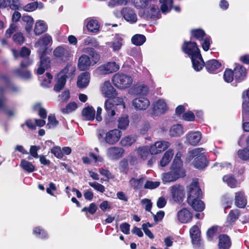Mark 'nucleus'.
I'll return each mask as SVG.
<instances>
[{
    "label": "nucleus",
    "instance_id": "c756f323",
    "mask_svg": "<svg viewBox=\"0 0 249 249\" xmlns=\"http://www.w3.org/2000/svg\"><path fill=\"white\" fill-rule=\"evenodd\" d=\"M174 152L172 149H170L167 150L160 160V165L162 167L166 166L171 161Z\"/></svg>",
    "mask_w": 249,
    "mask_h": 249
},
{
    "label": "nucleus",
    "instance_id": "69168bd1",
    "mask_svg": "<svg viewBox=\"0 0 249 249\" xmlns=\"http://www.w3.org/2000/svg\"><path fill=\"white\" fill-rule=\"evenodd\" d=\"M18 29V27L16 23H12L9 28L6 30L5 33V36L6 37L10 38L11 36V35L14 32H16Z\"/></svg>",
    "mask_w": 249,
    "mask_h": 249
},
{
    "label": "nucleus",
    "instance_id": "58836bf2",
    "mask_svg": "<svg viewBox=\"0 0 249 249\" xmlns=\"http://www.w3.org/2000/svg\"><path fill=\"white\" fill-rule=\"evenodd\" d=\"M122 39L121 37H116L112 42H108L107 45L112 48L114 51H117L122 46Z\"/></svg>",
    "mask_w": 249,
    "mask_h": 249
},
{
    "label": "nucleus",
    "instance_id": "774afa93",
    "mask_svg": "<svg viewBox=\"0 0 249 249\" xmlns=\"http://www.w3.org/2000/svg\"><path fill=\"white\" fill-rule=\"evenodd\" d=\"M203 39V42L202 43V47L205 51H207L209 49L211 37L209 36H206Z\"/></svg>",
    "mask_w": 249,
    "mask_h": 249
},
{
    "label": "nucleus",
    "instance_id": "3c124183",
    "mask_svg": "<svg viewBox=\"0 0 249 249\" xmlns=\"http://www.w3.org/2000/svg\"><path fill=\"white\" fill-rule=\"evenodd\" d=\"M233 71L231 69H226L224 73V79L228 83H231L234 79Z\"/></svg>",
    "mask_w": 249,
    "mask_h": 249
},
{
    "label": "nucleus",
    "instance_id": "393cba45",
    "mask_svg": "<svg viewBox=\"0 0 249 249\" xmlns=\"http://www.w3.org/2000/svg\"><path fill=\"white\" fill-rule=\"evenodd\" d=\"M231 246L230 237L226 234H221L219 236V249H229Z\"/></svg>",
    "mask_w": 249,
    "mask_h": 249
},
{
    "label": "nucleus",
    "instance_id": "5fc2aeb1",
    "mask_svg": "<svg viewBox=\"0 0 249 249\" xmlns=\"http://www.w3.org/2000/svg\"><path fill=\"white\" fill-rule=\"evenodd\" d=\"M155 143L160 153L166 149L170 146L169 142L166 141L157 142Z\"/></svg>",
    "mask_w": 249,
    "mask_h": 249
},
{
    "label": "nucleus",
    "instance_id": "dca6fc26",
    "mask_svg": "<svg viewBox=\"0 0 249 249\" xmlns=\"http://www.w3.org/2000/svg\"><path fill=\"white\" fill-rule=\"evenodd\" d=\"M52 41V37L48 34L42 36L35 45L36 47H39L38 51H42L45 49V52L47 50V46Z\"/></svg>",
    "mask_w": 249,
    "mask_h": 249
},
{
    "label": "nucleus",
    "instance_id": "4468645a",
    "mask_svg": "<svg viewBox=\"0 0 249 249\" xmlns=\"http://www.w3.org/2000/svg\"><path fill=\"white\" fill-rule=\"evenodd\" d=\"M132 105L137 109L145 110L149 106L150 102L147 98L141 97L134 99Z\"/></svg>",
    "mask_w": 249,
    "mask_h": 249
},
{
    "label": "nucleus",
    "instance_id": "680f3d73",
    "mask_svg": "<svg viewBox=\"0 0 249 249\" xmlns=\"http://www.w3.org/2000/svg\"><path fill=\"white\" fill-rule=\"evenodd\" d=\"M77 108V105L75 103H69L65 108L61 109V111L64 113H68L75 110Z\"/></svg>",
    "mask_w": 249,
    "mask_h": 249
},
{
    "label": "nucleus",
    "instance_id": "8fccbe9b",
    "mask_svg": "<svg viewBox=\"0 0 249 249\" xmlns=\"http://www.w3.org/2000/svg\"><path fill=\"white\" fill-rule=\"evenodd\" d=\"M149 153V147L147 146L140 147L138 149L139 156L143 160H145L147 158Z\"/></svg>",
    "mask_w": 249,
    "mask_h": 249
},
{
    "label": "nucleus",
    "instance_id": "79ce46f5",
    "mask_svg": "<svg viewBox=\"0 0 249 249\" xmlns=\"http://www.w3.org/2000/svg\"><path fill=\"white\" fill-rule=\"evenodd\" d=\"M223 180L231 188H235L237 186V180L231 175L224 176Z\"/></svg>",
    "mask_w": 249,
    "mask_h": 249
},
{
    "label": "nucleus",
    "instance_id": "052dcab7",
    "mask_svg": "<svg viewBox=\"0 0 249 249\" xmlns=\"http://www.w3.org/2000/svg\"><path fill=\"white\" fill-rule=\"evenodd\" d=\"M34 233L39 238H45L47 237V234L45 231L40 229L39 227H36L33 230Z\"/></svg>",
    "mask_w": 249,
    "mask_h": 249
},
{
    "label": "nucleus",
    "instance_id": "49530a36",
    "mask_svg": "<svg viewBox=\"0 0 249 249\" xmlns=\"http://www.w3.org/2000/svg\"><path fill=\"white\" fill-rule=\"evenodd\" d=\"M118 128L121 129H125L128 126L129 120L127 116L124 115L119 118L118 120Z\"/></svg>",
    "mask_w": 249,
    "mask_h": 249
},
{
    "label": "nucleus",
    "instance_id": "aec40b11",
    "mask_svg": "<svg viewBox=\"0 0 249 249\" xmlns=\"http://www.w3.org/2000/svg\"><path fill=\"white\" fill-rule=\"evenodd\" d=\"M177 216L178 220L183 223L190 222L192 218V214L186 208H183L179 211Z\"/></svg>",
    "mask_w": 249,
    "mask_h": 249
},
{
    "label": "nucleus",
    "instance_id": "a18cd8bd",
    "mask_svg": "<svg viewBox=\"0 0 249 249\" xmlns=\"http://www.w3.org/2000/svg\"><path fill=\"white\" fill-rule=\"evenodd\" d=\"M87 27L88 30L92 32H96L99 30L100 25L97 20L91 19L88 22Z\"/></svg>",
    "mask_w": 249,
    "mask_h": 249
},
{
    "label": "nucleus",
    "instance_id": "864d4df0",
    "mask_svg": "<svg viewBox=\"0 0 249 249\" xmlns=\"http://www.w3.org/2000/svg\"><path fill=\"white\" fill-rule=\"evenodd\" d=\"M7 6H9L12 10H17L21 7V4L19 0H6Z\"/></svg>",
    "mask_w": 249,
    "mask_h": 249
},
{
    "label": "nucleus",
    "instance_id": "bb28decb",
    "mask_svg": "<svg viewBox=\"0 0 249 249\" xmlns=\"http://www.w3.org/2000/svg\"><path fill=\"white\" fill-rule=\"evenodd\" d=\"M205 66L207 71L212 73L220 67L221 64L217 60L212 59L207 61Z\"/></svg>",
    "mask_w": 249,
    "mask_h": 249
},
{
    "label": "nucleus",
    "instance_id": "338daca9",
    "mask_svg": "<svg viewBox=\"0 0 249 249\" xmlns=\"http://www.w3.org/2000/svg\"><path fill=\"white\" fill-rule=\"evenodd\" d=\"M52 78L53 77L51 74L49 72H47L46 73V77L43 80L41 83V86L44 87H49Z\"/></svg>",
    "mask_w": 249,
    "mask_h": 249
},
{
    "label": "nucleus",
    "instance_id": "4be33fe9",
    "mask_svg": "<svg viewBox=\"0 0 249 249\" xmlns=\"http://www.w3.org/2000/svg\"><path fill=\"white\" fill-rule=\"evenodd\" d=\"M234 77L236 81L240 82L244 79L246 76V69L242 66L237 65L233 70Z\"/></svg>",
    "mask_w": 249,
    "mask_h": 249
},
{
    "label": "nucleus",
    "instance_id": "2f4dec72",
    "mask_svg": "<svg viewBox=\"0 0 249 249\" xmlns=\"http://www.w3.org/2000/svg\"><path fill=\"white\" fill-rule=\"evenodd\" d=\"M47 30V26L44 21L39 20L36 22L34 29L35 34L36 35H39L46 32Z\"/></svg>",
    "mask_w": 249,
    "mask_h": 249
},
{
    "label": "nucleus",
    "instance_id": "f704fd0d",
    "mask_svg": "<svg viewBox=\"0 0 249 249\" xmlns=\"http://www.w3.org/2000/svg\"><path fill=\"white\" fill-rule=\"evenodd\" d=\"M203 151L204 149L203 148L199 147L189 151L187 157V160L190 161L196 157H198L201 154H204V153L202 152Z\"/></svg>",
    "mask_w": 249,
    "mask_h": 249
},
{
    "label": "nucleus",
    "instance_id": "bf43d9fd",
    "mask_svg": "<svg viewBox=\"0 0 249 249\" xmlns=\"http://www.w3.org/2000/svg\"><path fill=\"white\" fill-rule=\"evenodd\" d=\"M160 181H147L144 184V188L148 189H154L160 185Z\"/></svg>",
    "mask_w": 249,
    "mask_h": 249
},
{
    "label": "nucleus",
    "instance_id": "9b49d317",
    "mask_svg": "<svg viewBox=\"0 0 249 249\" xmlns=\"http://www.w3.org/2000/svg\"><path fill=\"white\" fill-rule=\"evenodd\" d=\"M121 14L124 19L130 23H134L137 21V16L134 9L125 7L122 9Z\"/></svg>",
    "mask_w": 249,
    "mask_h": 249
},
{
    "label": "nucleus",
    "instance_id": "4c0bfd02",
    "mask_svg": "<svg viewBox=\"0 0 249 249\" xmlns=\"http://www.w3.org/2000/svg\"><path fill=\"white\" fill-rule=\"evenodd\" d=\"M66 80L64 76L61 77L57 75L56 83L54 86L53 89L55 91H60L64 87L66 84Z\"/></svg>",
    "mask_w": 249,
    "mask_h": 249
},
{
    "label": "nucleus",
    "instance_id": "09e8293b",
    "mask_svg": "<svg viewBox=\"0 0 249 249\" xmlns=\"http://www.w3.org/2000/svg\"><path fill=\"white\" fill-rule=\"evenodd\" d=\"M136 141V136H129L123 138L121 141V143L124 146H128L134 143Z\"/></svg>",
    "mask_w": 249,
    "mask_h": 249
},
{
    "label": "nucleus",
    "instance_id": "f03ea898",
    "mask_svg": "<svg viewBox=\"0 0 249 249\" xmlns=\"http://www.w3.org/2000/svg\"><path fill=\"white\" fill-rule=\"evenodd\" d=\"M123 98L118 97H111L107 100L105 103V122L108 124L115 120L114 116L116 115V106L123 104Z\"/></svg>",
    "mask_w": 249,
    "mask_h": 249
},
{
    "label": "nucleus",
    "instance_id": "9d476101",
    "mask_svg": "<svg viewBox=\"0 0 249 249\" xmlns=\"http://www.w3.org/2000/svg\"><path fill=\"white\" fill-rule=\"evenodd\" d=\"M182 49L184 52L188 54L193 59L196 57L195 55L200 53L199 49L198 48L196 43L195 42H184L182 45Z\"/></svg>",
    "mask_w": 249,
    "mask_h": 249
},
{
    "label": "nucleus",
    "instance_id": "f8f14e48",
    "mask_svg": "<svg viewBox=\"0 0 249 249\" xmlns=\"http://www.w3.org/2000/svg\"><path fill=\"white\" fill-rule=\"evenodd\" d=\"M153 115L158 116L164 113L167 110V105L164 100L159 99L152 105Z\"/></svg>",
    "mask_w": 249,
    "mask_h": 249
},
{
    "label": "nucleus",
    "instance_id": "6e6552de",
    "mask_svg": "<svg viewBox=\"0 0 249 249\" xmlns=\"http://www.w3.org/2000/svg\"><path fill=\"white\" fill-rule=\"evenodd\" d=\"M119 65L115 62H110L99 67L96 71L100 75H105L117 71L119 70Z\"/></svg>",
    "mask_w": 249,
    "mask_h": 249
},
{
    "label": "nucleus",
    "instance_id": "473e14b6",
    "mask_svg": "<svg viewBox=\"0 0 249 249\" xmlns=\"http://www.w3.org/2000/svg\"><path fill=\"white\" fill-rule=\"evenodd\" d=\"M144 180V178H141L139 179L132 178L129 180V183L130 186L134 189L138 190L142 188Z\"/></svg>",
    "mask_w": 249,
    "mask_h": 249
},
{
    "label": "nucleus",
    "instance_id": "a19ab883",
    "mask_svg": "<svg viewBox=\"0 0 249 249\" xmlns=\"http://www.w3.org/2000/svg\"><path fill=\"white\" fill-rule=\"evenodd\" d=\"M20 165L24 170L29 173L33 172L35 170V167L33 164L25 160H21Z\"/></svg>",
    "mask_w": 249,
    "mask_h": 249
},
{
    "label": "nucleus",
    "instance_id": "39448f33",
    "mask_svg": "<svg viewBox=\"0 0 249 249\" xmlns=\"http://www.w3.org/2000/svg\"><path fill=\"white\" fill-rule=\"evenodd\" d=\"M202 191L198 185V183L195 180L187 187V202L193 205L195 199L201 198Z\"/></svg>",
    "mask_w": 249,
    "mask_h": 249
},
{
    "label": "nucleus",
    "instance_id": "13d9d810",
    "mask_svg": "<svg viewBox=\"0 0 249 249\" xmlns=\"http://www.w3.org/2000/svg\"><path fill=\"white\" fill-rule=\"evenodd\" d=\"M48 120L47 126L49 128L55 127L58 124V121L56 120L55 116L53 115L48 116Z\"/></svg>",
    "mask_w": 249,
    "mask_h": 249
},
{
    "label": "nucleus",
    "instance_id": "412c9836",
    "mask_svg": "<svg viewBox=\"0 0 249 249\" xmlns=\"http://www.w3.org/2000/svg\"><path fill=\"white\" fill-rule=\"evenodd\" d=\"M124 149L120 147H112L107 149V155L111 159H117L122 156Z\"/></svg>",
    "mask_w": 249,
    "mask_h": 249
},
{
    "label": "nucleus",
    "instance_id": "c03bdc74",
    "mask_svg": "<svg viewBox=\"0 0 249 249\" xmlns=\"http://www.w3.org/2000/svg\"><path fill=\"white\" fill-rule=\"evenodd\" d=\"M14 72L16 75L21 78L28 79L31 77V74L28 71H23L21 69H15Z\"/></svg>",
    "mask_w": 249,
    "mask_h": 249
},
{
    "label": "nucleus",
    "instance_id": "ddd939ff",
    "mask_svg": "<svg viewBox=\"0 0 249 249\" xmlns=\"http://www.w3.org/2000/svg\"><path fill=\"white\" fill-rule=\"evenodd\" d=\"M171 194L173 200L176 202L182 201L184 196V188L179 185H175L171 188Z\"/></svg>",
    "mask_w": 249,
    "mask_h": 249
},
{
    "label": "nucleus",
    "instance_id": "7ed1b4c3",
    "mask_svg": "<svg viewBox=\"0 0 249 249\" xmlns=\"http://www.w3.org/2000/svg\"><path fill=\"white\" fill-rule=\"evenodd\" d=\"M122 132L115 129L105 133L103 130H99L97 133V137L100 142H106L109 144L116 143L120 139Z\"/></svg>",
    "mask_w": 249,
    "mask_h": 249
},
{
    "label": "nucleus",
    "instance_id": "c85d7f7f",
    "mask_svg": "<svg viewBox=\"0 0 249 249\" xmlns=\"http://www.w3.org/2000/svg\"><path fill=\"white\" fill-rule=\"evenodd\" d=\"M95 111L93 107H88L82 110V115L88 121H93L95 118Z\"/></svg>",
    "mask_w": 249,
    "mask_h": 249
},
{
    "label": "nucleus",
    "instance_id": "2eb2a0df",
    "mask_svg": "<svg viewBox=\"0 0 249 249\" xmlns=\"http://www.w3.org/2000/svg\"><path fill=\"white\" fill-rule=\"evenodd\" d=\"M53 53L55 57L58 58L64 61H67L70 56L69 50L61 46L57 47L54 50Z\"/></svg>",
    "mask_w": 249,
    "mask_h": 249
},
{
    "label": "nucleus",
    "instance_id": "e433bc0d",
    "mask_svg": "<svg viewBox=\"0 0 249 249\" xmlns=\"http://www.w3.org/2000/svg\"><path fill=\"white\" fill-rule=\"evenodd\" d=\"M146 41V37L140 34H136L133 36L131 38L132 43L136 46L142 45Z\"/></svg>",
    "mask_w": 249,
    "mask_h": 249
},
{
    "label": "nucleus",
    "instance_id": "a211bd4d",
    "mask_svg": "<svg viewBox=\"0 0 249 249\" xmlns=\"http://www.w3.org/2000/svg\"><path fill=\"white\" fill-rule=\"evenodd\" d=\"M247 198L242 191H239L235 194L234 204L238 208H243L247 205Z\"/></svg>",
    "mask_w": 249,
    "mask_h": 249
},
{
    "label": "nucleus",
    "instance_id": "c9c22d12",
    "mask_svg": "<svg viewBox=\"0 0 249 249\" xmlns=\"http://www.w3.org/2000/svg\"><path fill=\"white\" fill-rule=\"evenodd\" d=\"M201 198H198L195 199L193 203V205L191 204H189L192 208L196 211L202 212L205 208V204L204 202L201 200Z\"/></svg>",
    "mask_w": 249,
    "mask_h": 249
},
{
    "label": "nucleus",
    "instance_id": "0e129e2a",
    "mask_svg": "<svg viewBox=\"0 0 249 249\" xmlns=\"http://www.w3.org/2000/svg\"><path fill=\"white\" fill-rule=\"evenodd\" d=\"M89 184L92 187H93L94 189L96 190L97 191L101 192L104 193L105 191V187L96 182H89Z\"/></svg>",
    "mask_w": 249,
    "mask_h": 249
},
{
    "label": "nucleus",
    "instance_id": "0eeeda50",
    "mask_svg": "<svg viewBox=\"0 0 249 249\" xmlns=\"http://www.w3.org/2000/svg\"><path fill=\"white\" fill-rule=\"evenodd\" d=\"M37 52L40 59V63L37 70V73L38 74H42L44 73L45 70L50 67V59L49 57L45 56L46 53L45 49L42 51H38Z\"/></svg>",
    "mask_w": 249,
    "mask_h": 249
},
{
    "label": "nucleus",
    "instance_id": "cd10ccee",
    "mask_svg": "<svg viewBox=\"0 0 249 249\" xmlns=\"http://www.w3.org/2000/svg\"><path fill=\"white\" fill-rule=\"evenodd\" d=\"M90 65L89 57L86 55H82L79 59L78 68L81 71L86 70Z\"/></svg>",
    "mask_w": 249,
    "mask_h": 249
},
{
    "label": "nucleus",
    "instance_id": "ea45409f",
    "mask_svg": "<svg viewBox=\"0 0 249 249\" xmlns=\"http://www.w3.org/2000/svg\"><path fill=\"white\" fill-rule=\"evenodd\" d=\"M161 3V10L162 13L168 12L171 9L173 0H160Z\"/></svg>",
    "mask_w": 249,
    "mask_h": 249
},
{
    "label": "nucleus",
    "instance_id": "603ef678",
    "mask_svg": "<svg viewBox=\"0 0 249 249\" xmlns=\"http://www.w3.org/2000/svg\"><path fill=\"white\" fill-rule=\"evenodd\" d=\"M238 157L242 160H247L249 159V148L247 146L246 148L239 150L237 152Z\"/></svg>",
    "mask_w": 249,
    "mask_h": 249
},
{
    "label": "nucleus",
    "instance_id": "72a5a7b5",
    "mask_svg": "<svg viewBox=\"0 0 249 249\" xmlns=\"http://www.w3.org/2000/svg\"><path fill=\"white\" fill-rule=\"evenodd\" d=\"M74 71L73 68L71 65H67L64 69H63L58 74V76L61 77V76H64L65 79L71 77L73 74Z\"/></svg>",
    "mask_w": 249,
    "mask_h": 249
},
{
    "label": "nucleus",
    "instance_id": "a878e982",
    "mask_svg": "<svg viewBox=\"0 0 249 249\" xmlns=\"http://www.w3.org/2000/svg\"><path fill=\"white\" fill-rule=\"evenodd\" d=\"M194 166L196 168L201 169L207 166V161L206 155L204 154H201L198 157L195 159L194 162Z\"/></svg>",
    "mask_w": 249,
    "mask_h": 249
},
{
    "label": "nucleus",
    "instance_id": "f3484780",
    "mask_svg": "<svg viewBox=\"0 0 249 249\" xmlns=\"http://www.w3.org/2000/svg\"><path fill=\"white\" fill-rule=\"evenodd\" d=\"M160 10L157 5H150L149 7L143 12V18H155L158 17Z\"/></svg>",
    "mask_w": 249,
    "mask_h": 249
},
{
    "label": "nucleus",
    "instance_id": "f257e3e1",
    "mask_svg": "<svg viewBox=\"0 0 249 249\" xmlns=\"http://www.w3.org/2000/svg\"><path fill=\"white\" fill-rule=\"evenodd\" d=\"M182 154L178 152L174 159L170 171L162 175V181L164 182H173L185 176V172L182 168V161L181 160Z\"/></svg>",
    "mask_w": 249,
    "mask_h": 249
},
{
    "label": "nucleus",
    "instance_id": "5701e85b",
    "mask_svg": "<svg viewBox=\"0 0 249 249\" xmlns=\"http://www.w3.org/2000/svg\"><path fill=\"white\" fill-rule=\"evenodd\" d=\"M201 138V134L199 131L191 132L186 136L188 142L192 145H196Z\"/></svg>",
    "mask_w": 249,
    "mask_h": 249
},
{
    "label": "nucleus",
    "instance_id": "4d7b16f0",
    "mask_svg": "<svg viewBox=\"0 0 249 249\" xmlns=\"http://www.w3.org/2000/svg\"><path fill=\"white\" fill-rule=\"evenodd\" d=\"M38 6V3L37 1H34L26 4L24 6V10L27 12H32L35 11Z\"/></svg>",
    "mask_w": 249,
    "mask_h": 249
},
{
    "label": "nucleus",
    "instance_id": "e2e57ef3",
    "mask_svg": "<svg viewBox=\"0 0 249 249\" xmlns=\"http://www.w3.org/2000/svg\"><path fill=\"white\" fill-rule=\"evenodd\" d=\"M128 2V0H110L108 2V5L114 7L117 5H125Z\"/></svg>",
    "mask_w": 249,
    "mask_h": 249
},
{
    "label": "nucleus",
    "instance_id": "de8ad7c7",
    "mask_svg": "<svg viewBox=\"0 0 249 249\" xmlns=\"http://www.w3.org/2000/svg\"><path fill=\"white\" fill-rule=\"evenodd\" d=\"M239 211L238 209L231 210L227 217V221L230 224L234 222L239 217Z\"/></svg>",
    "mask_w": 249,
    "mask_h": 249
},
{
    "label": "nucleus",
    "instance_id": "37998d69",
    "mask_svg": "<svg viewBox=\"0 0 249 249\" xmlns=\"http://www.w3.org/2000/svg\"><path fill=\"white\" fill-rule=\"evenodd\" d=\"M191 33L194 37L199 40H202L206 36L204 31L200 29L192 30Z\"/></svg>",
    "mask_w": 249,
    "mask_h": 249
},
{
    "label": "nucleus",
    "instance_id": "7c9ffc66",
    "mask_svg": "<svg viewBox=\"0 0 249 249\" xmlns=\"http://www.w3.org/2000/svg\"><path fill=\"white\" fill-rule=\"evenodd\" d=\"M183 133V127L179 124L174 125L171 127L170 130V135L172 137H179Z\"/></svg>",
    "mask_w": 249,
    "mask_h": 249
},
{
    "label": "nucleus",
    "instance_id": "423d86ee",
    "mask_svg": "<svg viewBox=\"0 0 249 249\" xmlns=\"http://www.w3.org/2000/svg\"><path fill=\"white\" fill-rule=\"evenodd\" d=\"M190 234L194 248L196 249H204L203 242L200 236V231L198 226H193L190 230Z\"/></svg>",
    "mask_w": 249,
    "mask_h": 249
},
{
    "label": "nucleus",
    "instance_id": "6e6d98bb",
    "mask_svg": "<svg viewBox=\"0 0 249 249\" xmlns=\"http://www.w3.org/2000/svg\"><path fill=\"white\" fill-rule=\"evenodd\" d=\"M13 39L15 43L19 45L22 44L24 41V37L20 32L14 34L13 36Z\"/></svg>",
    "mask_w": 249,
    "mask_h": 249
},
{
    "label": "nucleus",
    "instance_id": "20e7f679",
    "mask_svg": "<svg viewBox=\"0 0 249 249\" xmlns=\"http://www.w3.org/2000/svg\"><path fill=\"white\" fill-rule=\"evenodd\" d=\"M112 81L117 88L123 89L129 87L132 84L133 80L130 75L118 72L113 75Z\"/></svg>",
    "mask_w": 249,
    "mask_h": 249
},
{
    "label": "nucleus",
    "instance_id": "6ab92c4d",
    "mask_svg": "<svg viewBox=\"0 0 249 249\" xmlns=\"http://www.w3.org/2000/svg\"><path fill=\"white\" fill-rule=\"evenodd\" d=\"M90 75L88 72H82L77 78V85L79 88L83 89L87 87L89 82Z\"/></svg>",
    "mask_w": 249,
    "mask_h": 249
},
{
    "label": "nucleus",
    "instance_id": "1a4fd4ad",
    "mask_svg": "<svg viewBox=\"0 0 249 249\" xmlns=\"http://www.w3.org/2000/svg\"><path fill=\"white\" fill-rule=\"evenodd\" d=\"M101 91L102 95L109 99L116 96L117 92L109 81H106L101 85Z\"/></svg>",
    "mask_w": 249,
    "mask_h": 249
},
{
    "label": "nucleus",
    "instance_id": "b1692460",
    "mask_svg": "<svg viewBox=\"0 0 249 249\" xmlns=\"http://www.w3.org/2000/svg\"><path fill=\"white\" fill-rule=\"evenodd\" d=\"M195 56L196 57L194 59H193V57H191L193 67L196 71H199L202 69L205 63L202 59L200 53H198L195 55Z\"/></svg>",
    "mask_w": 249,
    "mask_h": 249
}]
</instances>
